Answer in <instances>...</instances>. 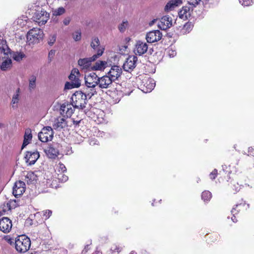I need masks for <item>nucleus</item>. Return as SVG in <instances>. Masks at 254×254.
<instances>
[{"mask_svg":"<svg viewBox=\"0 0 254 254\" xmlns=\"http://www.w3.org/2000/svg\"><path fill=\"white\" fill-rule=\"evenodd\" d=\"M21 21V19H18L17 20V24L19 23L20 21Z\"/></svg>","mask_w":254,"mask_h":254,"instance_id":"nucleus-61","label":"nucleus"},{"mask_svg":"<svg viewBox=\"0 0 254 254\" xmlns=\"http://www.w3.org/2000/svg\"><path fill=\"white\" fill-rule=\"evenodd\" d=\"M76 86L74 85L73 83L66 82L65 84L64 90L66 91L67 90H70L74 88H78Z\"/></svg>","mask_w":254,"mask_h":254,"instance_id":"nucleus-40","label":"nucleus"},{"mask_svg":"<svg viewBox=\"0 0 254 254\" xmlns=\"http://www.w3.org/2000/svg\"><path fill=\"white\" fill-rule=\"evenodd\" d=\"M240 3L245 6H247L252 5L253 3V0H239Z\"/></svg>","mask_w":254,"mask_h":254,"instance_id":"nucleus-42","label":"nucleus"},{"mask_svg":"<svg viewBox=\"0 0 254 254\" xmlns=\"http://www.w3.org/2000/svg\"><path fill=\"white\" fill-rule=\"evenodd\" d=\"M9 210H10V209L7 202L3 203L0 205V216L5 214Z\"/></svg>","mask_w":254,"mask_h":254,"instance_id":"nucleus-33","label":"nucleus"},{"mask_svg":"<svg viewBox=\"0 0 254 254\" xmlns=\"http://www.w3.org/2000/svg\"><path fill=\"white\" fill-rule=\"evenodd\" d=\"M85 113L88 116L91 117L98 124H102L105 122L104 119L105 113L101 109L92 108L91 110L85 112Z\"/></svg>","mask_w":254,"mask_h":254,"instance_id":"nucleus-4","label":"nucleus"},{"mask_svg":"<svg viewBox=\"0 0 254 254\" xmlns=\"http://www.w3.org/2000/svg\"><path fill=\"white\" fill-rule=\"evenodd\" d=\"M90 45L91 47L94 49H96L98 48V50L100 48H103L102 47L100 46V41L97 37H93L92 39Z\"/></svg>","mask_w":254,"mask_h":254,"instance_id":"nucleus-36","label":"nucleus"},{"mask_svg":"<svg viewBox=\"0 0 254 254\" xmlns=\"http://www.w3.org/2000/svg\"><path fill=\"white\" fill-rule=\"evenodd\" d=\"M122 73V69L118 65H113L108 72L107 75L114 81L118 79Z\"/></svg>","mask_w":254,"mask_h":254,"instance_id":"nucleus-16","label":"nucleus"},{"mask_svg":"<svg viewBox=\"0 0 254 254\" xmlns=\"http://www.w3.org/2000/svg\"><path fill=\"white\" fill-rule=\"evenodd\" d=\"M87 96H71L72 105L74 108L83 109L86 105Z\"/></svg>","mask_w":254,"mask_h":254,"instance_id":"nucleus-9","label":"nucleus"},{"mask_svg":"<svg viewBox=\"0 0 254 254\" xmlns=\"http://www.w3.org/2000/svg\"><path fill=\"white\" fill-rule=\"evenodd\" d=\"M56 40V35H51L50 36L49 40H48L49 45H50V46H52L55 42Z\"/></svg>","mask_w":254,"mask_h":254,"instance_id":"nucleus-48","label":"nucleus"},{"mask_svg":"<svg viewBox=\"0 0 254 254\" xmlns=\"http://www.w3.org/2000/svg\"><path fill=\"white\" fill-rule=\"evenodd\" d=\"M25 190V183L21 181H17L15 183L13 187V194L16 197L22 195Z\"/></svg>","mask_w":254,"mask_h":254,"instance_id":"nucleus-14","label":"nucleus"},{"mask_svg":"<svg viewBox=\"0 0 254 254\" xmlns=\"http://www.w3.org/2000/svg\"><path fill=\"white\" fill-rule=\"evenodd\" d=\"M191 10L188 6L183 7L179 12L178 14L180 18L186 20L190 17Z\"/></svg>","mask_w":254,"mask_h":254,"instance_id":"nucleus-21","label":"nucleus"},{"mask_svg":"<svg viewBox=\"0 0 254 254\" xmlns=\"http://www.w3.org/2000/svg\"><path fill=\"white\" fill-rule=\"evenodd\" d=\"M31 246L30 239L25 235H21L17 237L15 242V248L16 251L24 253L29 250Z\"/></svg>","mask_w":254,"mask_h":254,"instance_id":"nucleus-1","label":"nucleus"},{"mask_svg":"<svg viewBox=\"0 0 254 254\" xmlns=\"http://www.w3.org/2000/svg\"><path fill=\"white\" fill-rule=\"evenodd\" d=\"M119 101H120V100H118V101H116V102H114V101L112 102L111 100H109V102H110V104H116V103L119 102Z\"/></svg>","mask_w":254,"mask_h":254,"instance_id":"nucleus-58","label":"nucleus"},{"mask_svg":"<svg viewBox=\"0 0 254 254\" xmlns=\"http://www.w3.org/2000/svg\"><path fill=\"white\" fill-rule=\"evenodd\" d=\"M72 105L68 103L63 104L60 108L61 114L67 117H70L73 113Z\"/></svg>","mask_w":254,"mask_h":254,"instance_id":"nucleus-18","label":"nucleus"},{"mask_svg":"<svg viewBox=\"0 0 254 254\" xmlns=\"http://www.w3.org/2000/svg\"><path fill=\"white\" fill-rule=\"evenodd\" d=\"M81 121V120H79V121H77V120H76V121H75V120H74L73 119V124H74V125H78V124H79V123L80 122V121Z\"/></svg>","mask_w":254,"mask_h":254,"instance_id":"nucleus-56","label":"nucleus"},{"mask_svg":"<svg viewBox=\"0 0 254 254\" xmlns=\"http://www.w3.org/2000/svg\"><path fill=\"white\" fill-rule=\"evenodd\" d=\"M45 152L50 158H55L59 155V151L52 146H49L45 149Z\"/></svg>","mask_w":254,"mask_h":254,"instance_id":"nucleus-23","label":"nucleus"},{"mask_svg":"<svg viewBox=\"0 0 254 254\" xmlns=\"http://www.w3.org/2000/svg\"><path fill=\"white\" fill-rule=\"evenodd\" d=\"M80 74L78 69L74 68L71 70L68 78L70 80V82L73 83L76 87H79L80 85Z\"/></svg>","mask_w":254,"mask_h":254,"instance_id":"nucleus-17","label":"nucleus"},{"mask_svg":"<svg viewBox=\"0 0 254 254\" xmlns=\"http://www.w3.org/2000/svg\"><path fill=\"white\" fill-rule=\"evenodd\" d=\"M67 126V122L66 120L62 117H59L56 119L53 123V128L55 129L61 130V129Z\"/></svg>","mask_w":254,"mask_h":254,"instance_id":"nucleus-19","label":"nucleus"},{"mask_svg":"<svg viewBox=\"0 0 254 254\" xmlns=\"http://www.w3.org/2000/svg\"><path fill=\"white\" fill-rule=\"evenodd\" d=\"M202 199L204 201H208L209 200L211 197V193L209 191H204L202 193L201 195Z\"/></svg>","mask_w":254,"mask_h":254,"instance_id":"nucleus-38","label":"nucleus"},{"mask_svg":"<svg viewBox=\"0 0 254 254\" xmlns=\"http://www.w3.org/2000/svg\"><path fill=\"white\" fill-rule=\"evenodd\" d=\"M168 54L170 57H174L176 56V52L172 50H169L168 51Z\"/></svg>","mask_w":254,"mask_h":254,"instance_id":"nucleus-54","label":"nucleus"},{"mask_svg":"<svg viewBox=\"0 0 254 254\" xmlns=\"http://www.w3.org/2000/svg\"><path fill=\"white\" fill-rule=\"evenodd\" d=\"M55 53V51L54 50H51L49 53L48 57L49 58H52L53 57Z\"/></svg>","mask_w":254,"mask_h":254,"instance_id":"nucleus-55","label":"nucleus"},{"mask_svg":"<svg viewBox=\"0 0 254 254\" xmlns=\"http://www.w3.org/2000/svg\"><path fill=\"white\" fill-rule=\"evenodd\" d=\"M104 50V48H100L98 50H97V54L94 55L92 57L80 59L78 61V65L82 69H87L91 65L92 62L95 61L99 57L102 55Z\"/></svg>","mask_w":254,"mask_h":254,"instance_id":"nucleus-3","label":"nucleus"},{"mask_svg":"<svg viewBox=\"0 0 254 254\" xmlns=\"http://www.w3.org/2000/svg\"><path fill=\"white\" fill-rule=\"evenodd\" d=\"M70 20H71V19L70 17H65L63 20V21L64 25L65 26L68 25L69 24Z\"/></svg>","mask_w":254,"mask_h":254,"instance_id":"nucleus-53","label":"nucleus"},{"mask_svg":"<svg viewBox=\"0 0 254 254\" xmlns=\"http://www.w3.org/2000/svg\"><path fill=\"white\" fill-rule=\"evenodd\" d=\"M5 127L4 124L2 123H0V127Z\"/></svg>","mask_w":254,"mask_h":254,"instance_id":"nucleus-59","label":"nucleus"},{"mask_svg":"<svg viewBox=\"0 0 254 254\" xmlns=\"http://www.w3.org/2000/svg\"><path fill=\"white\" fill-rule=\"evenodd\" d=\"M65 12V9L63 7H60L52 10L53 16H60L64 14Z\"/></svg>","mask_w":254,"mask_h":254,"instance_id":"nucleus-35","label":"nucleus"},{"mask_svg":"<svg viewBox=\"0 0 254 254\" xmlns=\"http://www.w3.org/2000/svg\"><path fill=\"white\" fill-rule=\"evenodd\" d=\"M86 76H89L93 79V80H95V81L97 82L99 81V78H98L97 75L94 72L91 73L90 74Z\"/></svg>","mask_w":254,"mask_h":254,"instance_id":"nucleus-49","label":"nucleus"},{"mask_svg":"<svg viewBox=\"0 0 254 254\" xmlns=\"http://www.w3.org/2000/svg\"><path fill=\"white\" fill-rule=\"evenodd\" d=\"M72 95L75 96V95H76V93H73Z\"/></svg>","mask_w":254,"mask_h":254,"instance_id":"nucleus-62","label":"nucleus"},{"mask_svg":"<svg viewBox=\"0 0 254 254\" xmlns=\"http://www.w3.org/2000/svg\"><path fill=\"white\" fill-rule=\"evenodd\" d=\"M81 37V33L79 31H75L72 34V37L75 41L80 40Z\"/></svg>","mask_w":254,"mask_h":254,"instance_id":"nucleus-43","label":"nucleus"},{"mask_svg":"<svg viewBox=\"0 0 254 254\" xmlns=\"http://www.w3.org/2000/svg\"><path fill=\"white\" fill-rule=\"evenodd\" d=\"M217 170L216 169H214L209 175L210 178L212 180H214L217 176Z\"/></svg>","mask_w":254,"mask_h":254,"instance_id":"nucleus-51","label":"nucleus"},{"mask_svg":"<svg viewBox=\"0 0 254 254\" xmlns=\"http://www.w3.org/2000/svg\"><path fill=\"white\" fill-rule=\"evenodd\" d=\"M182 3V0H171L166 4L165 10L166 11H171L177 6L181 4Z\"/></svg>","mask_w":254,"mask_h":254,"instance_id":"nucleus-22","label":"nucleus"},{"mask_svg":"<svg viewBox=\"0 0 254 254\" xmlns=\"http://www.w3.org/2000/svg\"><path fill=\"white\" fill-rule=\"evenodd\" d=\"M53 137V131L51 127H46L42 128L38 134L39 139L43 142L51 140Z\"/></svg>","mask_w":254,"mask_h":254,"instance_id":"nucleus-6","label":"nucleus"},{"mask_svg":"<svg viewBox=\"0 0 254 254\" xmlns=\"http://www.w3.org/2000/svg\"><path fill=\"white\" fill-rule=\"evenodd\" d=\"M49 17L50 14L43 9L37 10L33 16L34 21L39 25H44L48 21Z\"/></svg>","mask_w":254,"mask_h":254,"instance_id":"nucleus-5","label":"nucleus"},{"mask_svg":"<svg viewBox=\"0 0 254 254\" xmlns=\"http://www.w3.org/2000/svg\"><path fill=\"white\" fill-rule=\"evenodd\" d=\"M12 227V221L8 217H3L0 219V231L7 234L10 232Z\"/></svg>","mask_w":254,"mask_h":254,"instance_id":"nucleus-10","label":"nucleus"},{"mask_svg":"<svg viewBox=\"0 0 254 254\" xmlns=\"http://www.w3.org/2000/svg\"><path fill=\"white\" fill-rule=\"evenodd\" d=\"M19 100V96H13L11 101V105L13 108L17 107V104Z\"/></svg>","mask_w":254,"mask_h":254,"instance_id":"nucleus-46","label":"nucleus"},{"mask_svg":"<svg viewBox=\"0 0 254 254\" xmlns=\"http://www.w3.org/2000/svg\"><path fill=\"white\" fill-rule=\"evenodd\" d=\"M85 84L88 87H94L98 83L95 80L93 79L89 76H85Z\"/></svg>","mask_w":254,"mask_h":254,"instance_id":"nucleus-32","label":"nucleus"},{"mask_svg":"<svg viewBox=\"0 0 254 254\" xmlns=\"http://www.w3.org/2000/svg\"><path fill=\"white\" fill-rule=\"evenodd\" d=\"M154 87L155 83L154 80L151 78H149L146 80L143 86L141 87L142 89L136 88L132 90L129 94H140V92H142L143 93H147L151 92L154 89Z\"/></svg>","mask_w":254,"mask_h":254,"instance_id":"nucleus-7","label":"nucleus"},{"mask_svg":"<svg viewBox=\"0 0 254 254\" xmlns=\"http://www.w3.org/2000/svg\"><path fill=\"white\" fill-rule=\"evenodd\" d=\"M128 25V22L127 20L123 21V22L119 25V29L121 32H124Z\"/></svg>","mask_w":254,"mask_h":254,"instance_id":"nucleus-41","label":"nucleus"},{"mask_svg":"<svg viewBox=\"0 0 254 254\" xmlns=\"http://www.w3.org/2000/svg\"><path fill=\"white\" fill-rule=\"evenodd\" d=\"M192 28V25L191 23H187L183 26L182 29V33L183 34H186L187 33L190 32V31L191 30Z\"/></svg>","mask_w":254,"mask_h":254,"instance_id":"nucleus-37","label":"nucleus"},{"mask_svg":"<svg viewBox=\"0 0 254 254\" xmlns=\"http://www.w3.org/2000/svg\"><path fill=\"white\" fill-rule=\"evenodd\" d=\"M58 178L62 182H65L68 180V177L63 173L58 174Z\"/></svg>","mask_w":254,"mask_h":254,"instance_id":"nucleus-44","label":"nucleus"},{"mask_svg":"<svg viewBox=\"0 0 254 254\" xmlns=\"http://www.w3.org/2000/svg\"><path fill=\"white\" fill-rule=\"evenodd\" d=\"M0 51L1 53H3L4 55H8V54H10V49L8 48L6 44V41H2L0 43Z\"/></svg>","mask_w":254,"mask_h":254,"instance_id":"nucleus-28","label":"nucleus"},{"mask_svg":"<svg viewBox=\"0 0 254 254\" xmlns=\"http://www.w3.org/2000/svg\"><path fill=\"white\" fill-rule=\"evenodd\" d=\"M11 57L16 62L21 61L25 57V55L21 52H13L10 53Z\"/></svg>","mask_w":254,"mask_h":254,"instance_id":"nucleus-29","label":"nucleus"},{"mask_svg":"<svg viewBox=\"0 0 254 254\" xmlns=\"http://www.w3.org/2000/svg\"><path fill=\"white\" fill-rule=\"evenodd\" d=\"M36 175L32 172H29L25 176L24 181L28 184H32L35 183V182L36 181Z\"/></svg>","mask_w":254,"mask_h":254,"instance_id":"nucleus-25","label":"nucleus"},{"mask_svg":"<svg viewBox=\"0 0 254 254\" xmlns=\"http://www.w3.org/2000/svg\"><path fill=\"white\" fill-rule=\"evenodd\" d=\"M32 138L31 130L29 128L26 129L24 135V140L21 147L22 149L30 143Z\"/></svg>","mask_w":254,"mask_h":254,"instance_id":"nucleus-24","label":"nucleus"},{"mask_svg":"<svg viewBox=\"0 0 254 254\" xmlns=\"http://www.w3.org/2000/svg\"><path fill=\"white\" fill-rule=\"evenodd\" d=\"M40 155L38 151H27L25 156V160L26 163L29 165H32L35 163L39 158Z\"/></svg>","mask_w":254,"mask_h":254,"instance_id":"nucleus-15","label":"nucleus"},{"mask_svg":"<svg viewBox=\"0 0 254 254\" xmlns=\"http://www.w3.org/2000/svg\"><path fill=\"white\" fill-rule=\"evenodd\" d=\"M148 49V45L141 41L136 42L133 50L134 54L136 55L141 56L146 53Z\"/></svg>","mask_w":254,"mask_h":254,"instance_id":"nucleus-13","label":"nucleus"},{"mask_svg":"<svg viewBox=\"0 0 254 254\" xmlns=\"http://www.w3.org/2000/svg\"><path fill=\"white\" fill-rule=\"evenodd\" d=\"M201 0H188V3L190 5H192L193 6H196L197 5Z\"/></svg>","mask_w":254,"mask_h":254,"instance_id":"nucleus-50","label":"nucleus"},{"mask_svg":"<svg viewBox=\"0 0 254 254\" xmlns=\"http://www.w3.org/2000/svg\"><path fill=\"white\" fill-rule=\"evenodd\" d=\"M53 17L54 16H52V20L53 21V22L54 23H57L58 22V19L57 18H56V17L54 18Z\"/></svg>","mask_w":254,"mask_h":254,"instance_id":"nucleus-57","label":"nucleus"},{"mask_svg":"<svg viewBox=\"0 0 254 254\" xmlns=\"http://www.w3.org/2000/svg\"><path fill=\"white\" fill-rule=\"evenodd\" d=\"M10 210L13 208H15L17 205V202L15 200H11L7 202Z\"/></svg>","mask_w":254,"mask_h":254,"instance_id":"nucleus-45","label":"nucleus"},{"mask_svg":"<svg viewBox=\"0 0 254 254\" xmlns=\"http://www.w3.org/2000/svg\"><path fill=\"white\" fill-rule=\"evenodd\" d=\"M107 64V62L105 61H97L92 67V68L94 70H101L105 67Z\"/></svg>","mask_w":254,"mask_h":254,"instance_id":"nucleus-31","label":"nucleus"},{"mask_svg":"<svg viewBox=\"0 0 254 254\" xmlns=\"http://www.w3.org/2000/svg\"><path fill=\"white\" fill-rule=\"evenodd\" d=\"M137 58L135 56H129L123 64L124 69L127 72H131L136 66Z\"/></svg>","mask_w":254,"mask_h":254,"instance_id":"nucleus-8","label":"nucleus"},{"mask_svg":"<svg viewBox=\"0 0 254 254\" xmlns=\"http://www.w3.org/2000/svg\"><path fill=\"white\" fill-rule=\"evenodd\" d=\"M162 37V33L159 30H153L146 34V39L148 43H152L159 41Z\"/></svg>","mask_w":254,"mask_h":254,"instance_id":"nucleus-12","label":"nucleus"},{"mask_svg":"<svg viewBox=\"0 0 254 254\" xmlns=\"http://www.w3.org/2000/svg\"><path fill=\"white\" fill-rule=\"evenodd\" d=\"M122 247L117 245H113L111 249V251L112 252V254H119V253L122 251Z\"/></svg>","mask_w":254,"mask_h":254,"instance_id":"nucleus-39","label":"nucleus"},{"mask_svg":"<svg viewBox=\"0 0 254 254\" xmlns=\"http://www.w3.org/2000/svg\"><path fill=\"white\" fill-rule=\"evenodd\" d=\"M172 17L169 15L164 16L158 22V26L161 30H166L172 26Z\"/></svg>","mask_w":254,"mask_h":254,"instance_id":"nucleus-11","label":"nucleus"},{"mask_svg":"<svg viewBox=\"0 0 254 254\" xmlns=\"http://www.w3.org/2000/svg\"><path fill=\"white\" fill-rule=\"evenodd\" d=\"M231 213L232 214H233V217H232L231 219H232V220L234 222H237V219H236V216L235 215L238 214V213H237L236 212V208H233L232 210H231Z\"/></svg>","mask_w":254,"mask_h":254,"instance_id":"nucleus-52","label":"nucleus"},{"mask_svg":"<svg viewBox=\"0 0 254 254\" xmlns=\"http://www.w3.org/2000/svg\"><path fill=\"white\" fill-rule=\"evenodd\" d=\"M57 169L59 172H61L63 173L66 171L65 166L62 163H59L57 166Z\"/></svg>","mask_w":254,"mask_h":254,"instance_id":"nucleus-47","label":"nucleus"},{"mask_svg":"<svg viewBox=\"0 0 254 254\" xmlns=\"http://www.w3.org/2000/svg\"><path fill=\"white\" fill-rule=\"evenodd\" d=\"M39 221L41 222L42 221V220L39 219Z\"/></svg>","mask_w":254,"mask_h":254,"instance_id":"nucleus-63","label":"nucleus"},{"mask_svg":"<svg viewBox=\"0 0 254 254\" xmlns=\"http://www.w3.org/2000/svg\"><path fill=\"white\" fill-rule=\"evenodd\" d=\"M43 37V31L38 28H33L27 34V40L29 44L39 43Z\"/></svg>","mask_w":254,"mask_h":254,"instance_id":"nucleus-2","label":"nucleus"},{"mask_svg":"<svg viewBox=\"0 0 254 254\" xmlns=\"http://www.w3.org/2000/svg\"><path fill=\"white\" fill-rule=\"evenodd\" d=\"M12 66V61L10 58H6L3 60L1 64H0V69L3 71L7 70Z\"/></svg>","mask_w":254,"mask_h":254,"instance_id":"nucleus-26","label":"nucleus"},{"mask_svg":"<svg viewBox=\"0 0 254 254\" xmlns=\"http://www.w3.org/2000/svg\"><path fill=\"white\" fill-rule=\"evenodd\" d=\"M249 207V204H247L246 203H242L237 204L235 207H234L233 208H236V212L238 213L240 211L246 210Z\"/></svg>","mask_w":254,"mask_h":254,"instance_id":"nucleus-34","label":"nucleus"},{"mask_svg":"<svg viewBox=\"0 0 254 254\" xmlns=\"http://www.w3.org/2000/svg\"><path fill=\"white\" fill-rule=\"evenodd\" d=\"M52 211L50 210H46L43 211L42 212H37L35 215L34 217L36 219L40 218L42 215L44 217H45V219H48L52 215Z\"/></svg>","mask_w":254,"mask_h":254,"instance_id":"nucleus-27","label":"nucleus"},{"mask_svg":"<svg viewBox=\"0 0 254 254\" xmlns=\"http://www.w3.org/2000/svg\"><path fill=\"white\" fill-rule=\"evenodd\" d=\"M114 81L108 75H106L99 78L98 84L100 87L106 88L112 82Z\"/></svg>","mask_w":254,"mask_h":254,"instance_id":"nucleus-20","label":"nucleus"},{"mask_svg":"<svg viewBox=\"0 0 254 254\" xmlns=\"http://www.w3.org/2000/svg\"><path fill=\"white\" fill-rule=\"evenodd\" d=\"M29 85L28 88L29 90L31 91L34 90L36 86V76L35 75H32L29 77Z\"/></svg>","mask_w":254,"mask_h":254,"instance_id":"nucleus-30","label":"nucleus"},{"mask_svg":"<svg viewBox=\"0 0 254 254\" xmlns=\"http://www.w3.org/2000/svg\"><path fill=\"white\" fill-rule=\"evenodd\" d=\"M90 144L91 145H92V144H93V145H94V144H96V143H95V142H94V141H92V140H91V141H90Z\"/></svg>","mask_w":254,"mask_h":254,"instance_id":"nucleus-60","label":"nucleus"}]
</instances>
